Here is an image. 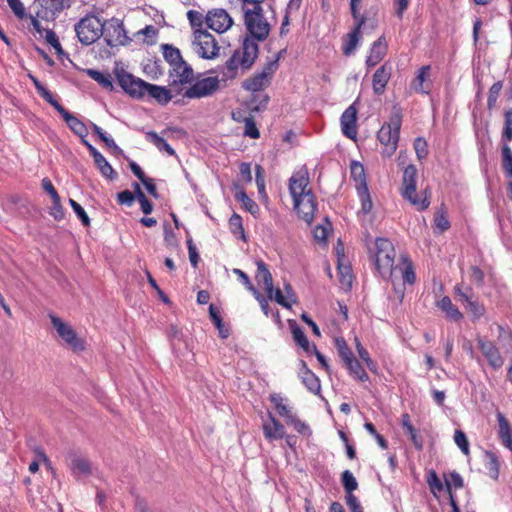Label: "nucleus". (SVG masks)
I'll return each mask as SVG.
<instances>
[{"label":"nucleus","mask_w":512,"mask_h":512,"mask_svg":"<svg viewBox=\"0 0 512 512\" xmlns=\"http://www.w3.org/2000/svg\"><path fill=\"white\" fill-rule=\"evenodd\" d=\"M69 204L72 207L74 213L77 215V217L82 222V224L84 226L88 227L90 225V218L87 215V213L84 210V208L78 202H76L73 199H69Z\"/></svg>","instance_id":"13d9d810"},{"label":"nucleus","mask_w":512,"mask_h":512,"mask_svg":"<svg viewBox=\"0 0 512 512\" xmlns=\"http://www.w3.org/2000/svg\"><path fill=\"white\" fill-rule=\"evenodd\" d=\"M402 260V266L398 265V269L403 278V282L407 284H414L416 280V275L412 266V263L408 260L406 256L401 257Z\"/></svg>","instance_id":"4c0bfd02"},{"label":"nucleus","mask_w":512,"mask_h":512,"mask_svg":"<svg viewBox=\"0 0 512 512\" xmlns=\"http://www.w3.org/2000/svg\"><path fill=\"white\" fill-rule=\"evenodd\" d=\"M338 270L340 273V281H341L342 285H344L348 289H350L352 287V273H351L350 266L343 265L339 262Z\"/></svg>","instance_id":"bf43d9fd"},{"label":"nucleus","mask_w":512,"mask_h":512,"mask_svg":"<svg viewBox=\"0 0 512 512\" xmlns=\"http://www.w3.org/2000/svg\"><path fill=\"white\" fill-rule=\"evenodd\" d=\"M454 442L458 446V448L462 451L463 454L469 455V452H470L469 441L467 439L466 434L462 430H460V429L455 430Z\"/></svg>","instance_id":"5fc2aeb1"},{"label":"nucleus","mask_w":512,"mask_h":512,"mask_svg":"<svg viewBox=\"0 0 512 512\" xmlns=\"http://www.w3.org/2000/svg\"><path fill=\"white\" fill-rule=\"evenodd\" d=\"M476 341L478 348L490 367L494 370L500 369L504 364V358L495 343L485 337H477Z\"/></svg>","instance_id":"ddd939ff"},{"label":"nucleus","mask_w":512,"mask_h":512,"mask_svg":"<svg viewBox=\"0 0 512 512\" xmlns=\"http://www.w3.org/2000/svg\"><path fill=\"white\" fill-rule=\"evenodd\" d=\"M244 136L249 137L251 139H258L260 137V132L256 126L254 118L252 116L245 117L244 120Z\"/></svg>","instance_id":"603ef678"},{"label":"nucleus","mask_w":512,"mask_h":512,"mask_svg":"<svg viewBox=\"0 0 512 512\" xmlns=\"http://www.w3.org/2000/svg\"><path fill=\"white\" fill-rule=\"evenodd\" d=\"M169 87L176 94H181L183 88L194 81V70L186 61L175 65L168 70Z\"/></svg>","instance_id":"6e6552de"},{"label":"nucleus","mask_w":512,"mask_h":512,"mask_svg":"<svg viewBox=\"0 0 512 512\" xmlns=\"http://www.w3.org/2000/svg\"><path fill=\"white\" fill-rule=\"evenodd\" d=\"M85 146L89 150L101 174L109 179L116 178V173L106 158L90 142H85Z\"/></svg>","instance_id":"4be33fe9"},{"label":"nucleus","mask_w":512,"mask_h":512,"mask_svg":"<svg viewBox=\"0 0 512 512\" xmlns=\"http://www.w3.org/2000/svg\"><path fill=\"white\" fill-rule=\"evenodd\" d=\"M45 40L49 43L55 50V52L60 56L64 54L62 46L59 42V39L56 33L53 30L47 29L45 31Z\"/></svg>","instance_id":"680f3d73"},{"label":"nucleus","mask_w":512,"mask_h":512,"mask_svg":"<svg viewBox=\"0 0 512 512\" xmlns=\"http://www.w3.org/2000/svg\"><path fill=\"white\" fill-rule=\"evenodd\" d=\"M235 198L240 201L244 208L252 215L259 212L258 204L254 200L250 199L243 189H239L235 192Z\"/></svg>","instance_id":"a19ab883"},{"label":"nucleus","mask_w":512,"mask_h":512,"mask_svg":"<svg viewBox=\"0 0 512 512\" xmlns=\"http://www.w3.org/2000/svg\"><path fill=\"white\" fill-rule=\"evenodd\" d=\"M430 69H431L430 65H425V66H422L418 70V73L411 84L412 88L415 91L420 92V93H425V94L429 93L430 88L425 87L424 83L429 78Z\"/></svg>","instance_id":"72a5a7b5"},{"label":"nucleus","mask_w":512,"mask_h":512,"mask_svg":"<svg viewBox=\"0 0 512 512\" xmlns=\"http://www.w3.org/2000/svg\"><path fill=\"white\" fill-rule=\"evenodd\" d=\"M344 364L348 369L350 376H352L354 379H357L361 382H366L369 380L368 374L355 357L351 358Z\"/></svg>","instance_id":"f704fd0d"},{"label":"nucleus","mask_w":512,"mask_h":512,"mask_svg":"<svg viewBox=\"0 0 512 512\" xmlns=\"http://www.w3.org/2000/svg\"><path fill=\"white\" fill-rule=\"evenodd\" d=\"M229 228L231 233L236 236L240 237L243 240H246L245 232L242 224V218L240 215L234 213L230 219H229Z\"/></svg>","instance_id":"c03bdc74"},{"label":"nucleus","mask_w":512,"mask_h":512,"mask_svg":"<svg viewBox=\"0 0 512 512\" xmlns=\"http://www.w3.org/2000/svg\"><path fill=\"white\" fill-rule=\"evenodd\" d=\"M357 194L361 202V212L363 214L370 213L373 208V203L368 190V185L362 184V186L358 187Z\"/></svg>","instance_id":"58836bf2"},{"label":"nucleus","mask_w":512,"mask_h":512,"mask_svg":"<svg viewBox=\"0 0 512 512\" xmlns=\"http://www.w3.org/2000/svg\"><path fill=\"white\" fill-rule=\"evenodd\" d=\"M9 7L19 19L27 17L23 3L20 0H7Z\"/></svg>","instance_id":"338daca9"},{"label":"nucleus","mask_w":512,"mask_h":512,"mask_svg":"<svg viewBox=\"0 0 512 512\" xmlns=\"http://www.w3.org/2000/svg\"><path fill=\"white\" fill-rule=\"evenodd\" d=\"M445 485L449 492L452 487H454L455 489H460L464 485L463 478L459 473L453 471L449 474L447 478H445Z\"/></svg>","instance_id":"052dcab7"},{"label":"nucleus","mask_w":512,"mask_h":512,"mask_svg":"<svg viewBox=\"0 0 512 512\" xmlns=\"http://www.w3.org/2000/svg\"><path fill=\"white\" fill-rule=\"evenodd\" d=\"M498 426H499V437L503 441H508V438L512 437V428L502 413L497 414Z\"/></svg>","instance_id":"49530a36"},{"label":"nucleus","mask_w":512,"mask_h":512,"mask_svg":"<svg viewBox=\"0 0 512 512\" xmlns=\"http://www.w3.org/2000/svg\"><path fill=\"white\" fill-rule=\"evenodd\" d=\"M244 24L250 36L246 38L264 41L270 33V24L264 17L261 4L252 5V8L243 6Z\"/></svg>","instance_id":"7ed1b4c3"},{"label":"nucleus","mask_w":512,"mask_h":512,"mask_svg":"<svg viewBox=\"0 0 512 512\" xmlns=\"http://www.w3.org/2000/svg\"><path fill=\"white\" fill-rule=\"evenodd\" d=\"M258 44L249 38H245L241 49L233 52L225 64L219 67L221 80L226 82L237 77L238 69L248 70L252 67L258 57Z\"/></svg>","instance_id":"f257e3e1"},{"label":"nucleus","mask_w":512,"mask_h":512,"mask_svg":"<svg viewBox=\"0 0 512 512\" xmlns=\"http://www.w3.org/2000/svg\"><path fill=\"white\" fill-rule=\"evenodd\" d=\"M427 483L429 485V488L431 492L435 495L437 493H440L444 489V485L440 478L438 477L437 473L434 470H431L427 475Z\"/></svg>","instance_id":"864d4df0"},{"label":"nucleus","mask_w":512,"mask_h":512,"mask_svg":"<svg viewBox=\"0 0 512 512\" xmlns=\"http://www.w3.org/2000/svg\"><path fill=\"white\" fill-rule=\"evenodd\" d=\"M192 48L203 59H214L219 54V46L214 36L202 29H195Z\"/></svg>","instance_id":"0eeeda50"},{"label":"nucleus","mask_w":512,"mask_h":512,"mask_svg":"<svg viewBox=\"0 0 512 512\" xmlns=\"http://www.w3.org/2000/svg\"><path fill=\"white\" fill-rule=\"evenodd\" d=\"M268 80L265 78L264 75H261L260 73H256L254 76L246 79L243 82V88L247 91L251 92H259L264 89V87L267 86Z\"/></svg>","instance_id":"c9c22d12"},{"label":"nucleus","mask_w":512,"mask_h":512,"mask_svg":"<svg viewBox=\"0 0 512 512\" xmlns=\"http://www.w3.org/2000/svg\"><path fill=\"white\" fill-rule=\"evenodd\" d=\"M387 43L384 36L379 37L373 42L369 55L366 58V65L368 68L376 66L386 55Z\"/></svg>","instance_id":"5701e85b"},{"label":"nucleus","mask_w":512,"mask_h":512,"mask_svg":"<svg viewBox=\"0 0 512 512\" xmlns=\"http://www.w3.org/2000/svg\"><path fill=\"white\" fill-rule=\"evenodd\" d=\"M37 5V17L51 21L65 8L70 7V0H37Z\"/></svg>","instance_id":"2eb2a0df"},{"label":"nucleus","mask_w":512,"mask_h":512,"mask_svg":"<svg viewBox=\"0 0 512 512\" xmlns=\"http://www.w3.org/2000/svg\"><path fill=\"white\" fill-rule=\"evenodd\" d=\"M337 352L344 363L354 357L351 349L349 348L346 340L343 337H337L334 341Z\"/></svg>","instance_id":"37998d69"},{"label":"nucleus","mask_w":512,"mask_h":512,"mask_svg":"<svg viewBox=\"0 0 512 512\" xmlns=\"http://www.w3.org/2000/svg\"><path fill=\"white\" fill-rule=\"evenodd\" d=\"M286 423L292 425L294 429L300 434H310L309 426L306 423L299 420L295 415L291 417Z\"/></svg>","instance_id":"774afa93"},{"label":"nucleus","mask_w":512,"mask_h":512,"mask_svg":"<svg viewBox=\"0 0 512 512\" xmlns=\"http://www.w3.org/2000/svg\"><path fill=\"white\" fill-rule=\"evenodd\" d=\"M116 78L119 86L134 99H143L145 97L148 82L135 77L131 73L121 69L116 71Z\"/></svg>","instance_id":"9d476101"},{"label":"nucleus","mask_w":512,"mask_h":512,"mask_svg":"<svg viewBox=\"0 0 512 512\" xmlns=\"http://www.w3.org/2000/svg\"><path fill=\"white\" fill-rule=\"evenodd\" d=\"M171 88L148 83L145 96L148 95L160 105H167L173 98Z\"/></svg>","instance_id":"393cba45"},{"label":"nucleus","mask_w":512,"mask_h":512,"mask_svg":"<svg viewBox=\"0 0 512 512\" xmlns=\"http://www.w3.org/2000/svg\"><path fill=\"white\" fill-rule=\"evenodd\" d=\"M356 25L354 29L347 35V41L343 46V53L345 55H350L356 49L358 42L360 40V32L362 26L365 24L366 18L360 17V19H355Z\"/></svg>","instance_id":"c85d7f7f"},{"label":"nucleus","mask_w":512,"mask_h":512,"mask_svg":"<svg viewBox=\"0 0 512 512\" xmlns=\"http://www.w3.org/2000/svg\"><path fill=\"white\" fill-rule=\"evenodd\" d=\"M402 116L394 110L388 122L384 123L378 131L377 138L384 146L383 155L391 157L398 147Z\"/></svg>","instance_id":"20e7f679"},{"label":"nucleus","mask_w":512,"mask_h":512,"mask_svg":"<svg viewBox=\"0 0 512 512\" xmlns=\"http://www.w3.org/2000/svg\"><path fill=\"white\" fill-rule=\"evenodd\" d=\"M62 118L64 119L68 127L73 131V133L81 138V142L85 145V142H88L86 140V137L88 135L87 126L80 119L71 114L69 111H66L62 115Z\"/></svg>","instance_id":"cd10ccee"},{"label":"nucleus","mask_w":512,"mask_h":512,"mask_svg":"<svg viewBox=\"0 0 512 512\" xmlns=\"http://www.w3.org/2000/svg\"><path fill=\"white\" fill-rule=\"evenodd\" d=\"M256 265H257V271H256L255 278H256L258 284L264 285V289L268 295V298H272V294L274 291L272 275H271L267 265L262 260L257 261Z\"/></svg>","instance_id":"a878e982"},{"label":"nucleus","mask_w":512,"mask_h":512,"mask_svg":"<svg viewBox=\"0 0 512 512\" xmlns=\"http://www.w3.org/2000/svg\"><path fill=\"white\" fill-rule=\"evenodd\" d=\"M484 466L488 472V475L497 480L499 477V458L495 452L492 451H484Z\"/></svg>","instance_id":"2f4dec72"},{"label":"nucleus","mask_w":512,"mask_h":512,"mask_svg":"<svg viewBox=\"0 0 512 512\" xmlns=\"http://www.w3.org/2000/svg\"><path fill=\"white\" fill-rule=\"evenodd\" d=\"M293 204L294 210L297 212L298 216L310 224L313 221L317 209L314 194H306V196L293 199Z\"/></svg>","instance_id":"dca6fc26"},{"label":"nucleus","mask_w":512,"mask_h":512,"mask_svg":"<svg viewBox=\"0 0 512 512\" xmlns=\"http://www.w3.org/2000/svg\"><path fill=\"white\" fill-rule=\"evenodd\" d=\"M417 169L414 165H408L403 171L402 196L419 211L427 209L430 201L427 196L420 198L416 192Z\"/></svg>","instance_id":"423d86ee"},{"label":"nucleus","mask_w":512,"mask_h":512,"mask_svg":"<svg viewBox=\"0 0 512 512\" xmlns=\"http://www.w3.org/2000/svg\"><path fill=\"white\" fill-rule=\"evenodd\" d=\"M68 467L72 475L76 478L86 477L92 472L90 461L76 454L69 456Z\"/></svg>","instance_id":"aec40b11"},{"label":"nucleus","mask_w":512,"mask_h":512,"mask_svg":"<svg viewBox=\"0 0 512 512\" xmlns=\"http://www.w3.org/2000/svg\"><path fill=\"white\" fill-rule=\"evenodd\" d=\"M502 167L505 175L512 178V150L507 144L502 146Z\"/></svg>","instance_id":"09e8293b"},{"label":"nucleus","mask_w":512,"mask_h":512,"mask_svg":"<svg viewBox=\"0 0 512 512\" xmlns=\"http://www.w3.org/2000/svg\"><path fill=\"white\" fill-rule=\"evenodd\" d=\"M357 109L354 104L350 105L341 115L340 123L342 133L349 139L357 136Z\"/></svg>","instance_id":"a211bd4d"},{"label":"nucleus","mask_w":512,"mask_h":512,"mask_svg":"<svg viewBox=\"0 0 512 512\" xmlns=\"http://www.w3.org/2000/svg\"><path fill=\"white\" fill-rule=\"evenodd\" d=\"M103 26L105 29H103L102 36L108 46L116 47L126 45L130 41L122 21L116 18H111L110 20L103 22Z\"/></svg>","instance_id":"9b49d317"},{"label":"nucleus","mask_w":512,"mask_h":512,"mask_svg":"<svg viewBox=\"0 0 512 512\" xmlns=\"http://www.w3.org/2000/svg\"><path fill=\"white\" fill-rule=\"evenodd\" d=\"M502 140L511 141L512 140V110H508L505 113V122L504 128L502 132Z\"/></svg>","instance_id":"0e129e2a"},{"label":"nucleus","mask_w":512,"mask_h":512,"mask_svg":"<svg viewBox=\"0 0 512 512\" xmlns=\"http://www.w3.org/2000/svg\"><path fill=\"white\" fill-rule=\"evenodd\" d=\"M88 74L91 76L92 79H94L103 87L112 88V81L110 75L101 73L96 70H89Z\"/></svg>","instance_id":"e2e57ef3"},{"label":"nucleus","mask_w":512,"mask_h":512,"mask_svg":"<svg viewBox=\"0 0 512 512\" xmlns=\"http://www.w3.org/2000/svg\"><path fill=\"white\" fill-rule=\"evenodd\" d=\"M50 215L57 221H60L64 218L65 213L64 209L60 202V196L57 199H52V206L50 208Z\"/></svg>","instance_id":"69168bd1"},{"label":"nucleus","mask_w":512,"mask_h":512,"mask_svg":"<svg viewBox=\"0 0 512 512\" xmlns=\"http://www.w3.org/2000/svg\"><path fill=\"white\" fill-rule=\"evenodd\" d=\"M219 81L218 76L199 79L190 84V87L184 91L183 97L188 99H200L211 96L219 88Z\"/></svg>","instance_id":"f8f14e48"},{"label":"nucleus","mask_w":512,"mask_h":512,"mask_svg":"<svg viewBox=\"0 0 512 512\" xmlns=\"http://www.w3.org/2000/svg\"><path fill=\"white\" fill-rule=\"evenodd\" d=\"M341 481L345 491L347 492V495L352 494V492L358 488L356 478L349 470H345L342 473Z\"/></svg>","instance_id":"3c124183"},{"label":"nucleus","mask_w":512,"mask_h":512,"mask_svg":"<svg viewBox=\"0 0 512 512\" xmlns=\"http://www.w3.org/2000/svg\"><path fill=\"white\" fill-rule=\"evenodd\" d=\"M351 177L356 182V190H358V187L362 186V184L367 185L364 167L358 162H354L351 165Z\"/></svg>","instance_id":"a18cd8bd"},{"label":"nucleus","mask_w":512,"mask_h":512,"mask_svg":"<svg viewBox=\"0 0 512 512\" xmlns=\"http://www.w3.org/2000/svg\"><path fill=\"white\" fill-rule=\"evenodd\" d=\"M209 315L211 318V321L215 325V327L218 329L220 336L225 339L229 336V331L224 327L222 318L220 316V311L217 307H215L213 304L209 306Z\"/></svg>","instance_id":"ea45409f"},{"label":"nucleus","mask_w":512,"mask_h":512,"mask_svg":"<svg viewBox=\"0 0 512 512\" xmlns=\"http://www.w3.org/2000/svg\"><path fill=\"white\" fill-rule=\"evenodd\" d=\"M299 377L304 386L314 394H319L321 384L319 378L308 368L305 361H300Z\"/></svg>","instance_id":"412c9836"},{"label":"nucleus","mask_w":512,"mask_h":512,"mask_svg":"<svg viewBox=\"0 0 512 512\" xmlns=\"http://www.w3.org/2000/svg\"><path fill=\"white\" fill-rule=\"evenodd\" d=\"M465 309L472 315L473 320L480 319L485 313V307L477 301H468Z\"/></svg>","instance_id":"4d7b16f0"},{"label":"nucleus","mask_w":512,"mask_h":512,"mask_svg":"<svg viewBox=\"0 0 512 512\" xmlns=\"http://www.w3.org/2000/svg\"><path fill=\"white\" fill-rule=\"evenodd\" d=\"M93 132L106 144L107 147L113 149L115 152H120V148L115 143L114 139L107 135L101 127L95 123H91Z\"/></svg>","instance_id":"8fccbe9b"},{"label":"nucleus","mask_w":512,"mask_h":512,"mask_svg":"<svg viewBox=\"0 0 512 512\" xmlns=\"http://www.w3.org/2000/svg\"><path fill=\"white\" fill-rule=\"evenodd\" d=\"M271 403L274 405L277 413L285 418L286 422L294 416L291 407L285 403V399L279 393H272L269 396Z\"/></svg>","instance_id":"7c9ffc66"},{"label":"nucleus","mask_w":512,"mask_h":512,"mask_svg":"<svg viewBox=\"0 0 512 512\" xmlns=\"http://www.w3.org/2000/svg\"><path fill=\"white\" fill-rule=\"evenodd\" d=\"M49 318L58 336L66 343V345L75 352L85 349L84 341L77 335L71 325L64 322L54 314H50Z\"/></svg>","instance_id":"1a4fd4ad"},{"label":"nucleus","mask_w":512,"mask_h":512,"mask_svg":"<svg viewBox=\"0 0 512 512\" xmlns=\"http://www.w3.org/2000/svg\"><path fill=\"white\" fill-rule=\"evenodd\" d=\"M309 186V175L305 167L295 171L289 179L288 188L292 199L311 194Z\"/></svg>","instance_id":"4468645a"},{"label":"nucleus","mask_w":512,"mask_h":512,"mask_svg":"<svg viewBox=\"0 0 512 512\" xmlns=\"http://www.w3.org/2000/svg\"><path fill=\"white\" fill-rule=\"evenodd\" d=\"M392 75V66L384 63L373 74L372 87L376 95H382Z\"/></svg>","instance_id":"6ab92c4d"},{"label":"nucleus","mask_w":512,"mask_h":512,"mask_svg":"<svg viewBox=\"0 0 512 512\" xmlns=\"http://www.w3.org/2000/svg\"><path fill=\"white\" fill-rule=\"evenodd\" d=\"M355 346L361 360L366 364L367 368L372 371H377V364L373 361L368 353V351L362 346L360 340L355 337Z\"/></svg>","instance_id":"79ce46f5"},{"label":"nucleus","mask_w":512,"mask_h":512,"mask_svg":"<svg viewBox=\"0 0 512 512\" xmlns=\"http://www.w3.org/2000/svg\"><path fill=\"white\" fill-rule=\"evenodd\" d=\"M103 22L93 14L81 18L75 25V32L78 40L83 45H91L103 35Z\"/></svg>","instance_id":"39448f33"},{"label":"nucleus","mask_w":512,"mask_h":512,"mask_svg":"<svg viewBox=\"0 0 512 512\" xmlns=\"http://www.w3.org/2000/svg\"><path fill=\"white\" fill-rule=\"evenodd\" d=\"M395 248L392 242L387 238H377L375 241L374 263L379 275L386 280L392 278L397 271L398 265L395 262Z\"/></svg>","instance_id":"f03ea898"},{"label":"nucleus","mask_w":512,"mask_h":512,"mask_svg":"<svg viewBox=\"0 0 512 512\" xmlns=\"http://www.w3.org/2000/svg\"><path fill=\"white\" fill-rule=\"evenodd\" d=\"M263 433L267 440L274 441L285 437V427L269 413V421L263 423Z\"/></svg>","instance_id":"b1692460"},{"label":"nucleus","mask_w":512,"mask_h":512,"mask_svg":"<svg viewBox=\"0 0 512 512\" xmlns=\"http://www.w3.org/2000/svg\"><path fill=\"white\" fill-rule=\"evenodd\" d=\"M437 307L445 313L446 317L452 321H460L463 318V314L460 310L452 303L448 296L442 297L437 302Z\"/></svg>","instance_id":"c756f323"},{"label":"nucleus","mask_w":512,"mask_h":512,"mask_svg":"<svg viewBox=\"0 0 512 512\" xmlns=\"http://www.w3.org/2000/svg\"><path fill=\"white\" fill-rule=\"evenodd\" d=\"M37 90L40 92L41 96L51 104L57 112L62 116L67 110L53 97V95L45 88L40 86L37 82H35Z\"/></svg>","instance_id":"de8ad7c7"},{"label":"nucleus","mask_w":512,"mask_h":512,"mask_svg":"<svg viewBox=\"0 0 512 512\" xmlns=\"http://www.w3.org/2000/svg\"><path fill=\"white\" fill-rule=\"evenodd\" d=\"M289 327L291 329L292 337L295 343L301 347L307 354H312L315 350V344L309 342L304 331L299 327L295 320H289Z\"/></svg>","instance_id":"bb28decb"},{"label":"nucleus","mask_w":512,"mask_h":512,"mask_svg":"<svg viewBox=\"0 0 512 512\" xmlns=\"http://www.w3.org/2000/svg\"><path fill=\"white\" fill-rule=\"evenodd\" d=\"M208 27L218 33H224L233 24L232 18L224 9L209 11L206 16Z\"/></svg>","instance_id":"f3484780"},{"label":"nucleus","mask_w":512,"mask_h":512,"mask_svg":"<svg viewBox=\"0 0 512 512\" xmlns=\"http://www.w3.org/2000/svg\"><path fill=\"white\" fill-rule=\"evenodd\" d=\"M146 138L151 142L159 151H165L168 155H175V150L167 143V141L160 137L156 132L149 131L146 133Z\"/></svg>","instance_id":"e433bc0d"},{"label":"nucleus","mask_w":512,"mask_h":512,"mask_svg":"<svg viewBox=\"0 0 512 512\" xmlns=\"http://www.w3.org/2000/svg\"><path fill=\"white\" fill-rule=\"evenodd\" d=\"M435 229L438 233H443L450 228V222L443 209L439 210L434 218Z\"/></svg>","instance_id":"6e6d98bb"},{"label":"nucleus","mask_w":512,"mask_h":512,"mask_svg":"<svg viewBox=\"0 0 512 512\" xmlns=\"http://www.w3.org/2000/svg\"><path fill=\"white\" fill-rule=\"evenodd\" d=\"M161 49L165 61L169 64V68L185 61L177 47L171 44H162Z\"/></svg>","instance_id":"473e14b6"}]
</instances>
